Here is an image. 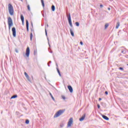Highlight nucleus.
Returning a JSON list of instances; mask_svg holds the SVG:
<instances>
[{
	"mask_svg": "<svg viewBox=\"0 0 128 128\" xmlns=\"http://www.w3.org/2000/svg\"><path fill=\"white\" fill-rule=\"evenodd\" d=\"M8 10L9 12V14L10 16H14V6L10 4H8Z\"/></svg>",
	"mask_w": 128,
	"mask_h": 128,
	"instance_id": "nucleus-1",
	"label": "nucleus"
},
{
	"mask_svg": "<svg viewBox=\"0 0 128 128\" xmlns=\"http://www.w3.org/2000/svg\"><path fill=\"white\" fill-rule=\"evenodd\" d=\"M8 28L9 30H10V28L14 26V22H12V18L8 17Z\"/></svg>",
	"mask_w": 128,
	"mask_h": 128,
	"instance_id": "nucleus-2",
	"label": "nucleus"
},
{
	"mask_svg": "<svg viewBox=\"0 0 128 128\" xmlns=\"http://www.w3.org/2000/svg\"><path fill=\"white\" fill-rule=\"evenodd\" d=\"M64 110H59L55 115L54 116V118H58L60 114H64Z\"/></svg>",
	"mask_w": 128,
	"mask_h": 128,
	"instance_id": "nucleus-3",
	"label": "nucleus"
},
{
	"mask_svg": "<svg viewBox=\"0 0 128 128\" xmlns=\"http://www.w3.org/2000/svg\"><path fill=\"white\" fill-rule=\"evenodd\" d=\"M30 47H27L26 49V52L25 55H24V58H26V56L27 58H28L30 56Z\"/></svg>",
	"mask_w": 128,
	"mask_h": 128,
	"instance_id": "nucleus-4",
	"label": "nucleus"
},
{
	"mask_svg": "<svg viewBox=\"0 0 128 128\" xmlns=\"http://www.w3.org/2000/svg\"><path fill=\"white\" fill-rule=\"evenodd\" d=\"M12 30L14 38H16V28H12Z\"/></svg>",
	"mask_w": 128,
	"mask_h": 128,
	"instance_id": "nucleus-5",
	"label": "nucleus"
},
{
	"mask_svg": "<svg viewBox=\"0 0 128 128\" xmlns=\"http://www.w3.org/2000/svg\"><path fill=\"white\" fill-rule=\"evenodd\" d=\"M73 122L74 119L72 118H70L68 123V128H70V126H72V124Z\"/></svg>",
	"mask_w": 128,
	"mask_h": 128,
	"instance_id": "nucleus-6",
	"label": "nucleus"
},
{
	"mask_svg": "<svg viewBox=\"0 0 128 128\" xmlns=\"http://www.w3.org/2000/svg\"><path fill=\"white\" fill-rule=\"evenodd\" d=\"M66 17L68 20L69 24H72V17L70 16V14H69L68 15L67 14Z\"/></svg>",
	"mask_w": 128,
	"mask_h": 128,
	"instance_id": "nucleus-7",
	"label": "nucleus"
},
{
	"mask_svg": "<svg viewBox=\"0 0 128 128\" xmlns=\"http://www.w3.org/2000/svg\"><path fill=\"white\" fill-rule=\"evenodd\" d=\"M68 88L70 92L72 93V92H74V89H72V87L70 85H69L68 86Z\"/></svg>",
	"mask_w": 128,
	"mask_h": 128,
	"instance_id": "nucleus-8",
	"label": "nucleus"
},
{
	"mask_svg": "<svg viewBox=\"0 0 128 128\" xmlns=\"http://www.w3.org/2000/svg\"><path fill=\"white\" fill-rule=\"evenodd\" d=\"M86 118V114H84V115L79 119L80 122H82Z\"/></svg>",
	"mask_w": 128,
	"mask_h": 128,
	"instance_id": "nucleus-9",
	"label": "nucleus"
},
{
	"mask_svg": "<svg viewBox=\"0 0 128 128\" xmlns=\"http://www.w3.org/2000/svg\"><path fill=\"white\" fill-rule=\"evenodd\" d=\"M102 118H103L106 120H110V118H108V117L106 115L102 114Z\"/></svg>",
	"mask_w": 128,
	"mask_h": 128,
	"instance_id": "nucleus-10",
	"label": "nucleus"
},
{
	"mask_svg": "<svg viewBox=\"0 0 128 128\" xmlns=\"http://www.w3.org/2000/svg\"><path fill=\"white\" fill-rule=\"evenodd\" d=\"M26 30L27 32H28L29 29H28V26H29V23H28V20H26Z\"/></svg>",
	"mask_w": 128,
	"mask_h": 128,
	"instance_id": "nucleus-11",
	"label": "nucleus"
},
{
	"mask_svg": "<svg viewBox=\"0 0 128 128\" xmlns=\"http://www.w3.org/2000/svg\"><path fill=\"white\" fill-rule=\"evenodd\" d=\"M24 76L28 80V82H30V76H28V73H26V72H24Z\"/></svg>",
	"mask_w": 128,
	"mask_h": 128,
	"instance_id": "nucleus-12",
	"label": "nucleus"
},
{
	"mask_svg": "<svg viewBox=\"0 0 128 128\" xmlns=\"http://www.w3.org/2000/svg\"><path fill=\"white\" fill-rule=\"evenodd\" d=\"M70 34L72 36H74V33L71 28L70 29Z\"/></svg>",
	"mask_w": 128,
	"mask_h": 128,
	"instance_id": "nucleus-13",
	"label": "nucleus"
},
{
	"mask_svg": "<svg viewBox=\"0 0 128 128\" xmlns=\"http://www.w3.org/2000/svg\"><path fill=\"white\" fill-rule=\"evenodd\" d=\"M50 96L52 100H54V102H56V100L54 99V96H52V93H50V92L49 93Z\"/></svg>",
	"mask_w": 128,
	"mask_h": 128,
	"instance_id": "nucleus-14",
	"label": "nucleus"
},
{
	"mask_svg": "<svg viewBox=\"0 0 128 128\" xmlns=\"http://www.w3.org/2000/svg\"><path fill=\"white\" fill-rule=\"evenodd\" d=\"M56 70L60 76H62V74H60V69L58 68H56Z\"/></svg>",
	"mask_w": 128,
	"mask_h": 128,
	"instance_id": "nucleus-15",
	"label": "nucleus"
},
{
	"mask_svg": "<svg viewBox=\"0 0 128 128\" xmlns=\"http://www.w3.org/2000/svg\"><path fill=\"white\" fill-rule=\"evenodd\" d=\"M52 12H54V10H56V7L54 6V5H52Z\"/></svg>",
	"mask_w": 128,
	"mask_h": 128,
	"instance_id": "nucleus-16",
	"label": "nucleus"
},
{
	"mask_svg": "<svg viewBox=\"0 0 128 128\" xmlns=\"http://www.w3.org/2000/svg\"><path fill=\"white\" fill-rule=\"evenodd\" d=\"M20 20L22 21H23L24 20V15L22 14H21L20 15Z\"/></svg>",
	"mask_w": 128,
	"mask_h": 128,
	"instance_id": "nucleus-17",
	"label": "nucleus"
},
{
	"mask_svg": "<svg viewBox=\"0 0 128 128\" xmlns=\"http://www.w3.org/2000/svg\"><path fill=\"white\" fill-rule=\"evenodd\" d=\"M18 98V95L16 94H15V95H14L12 96V97H11V100L12 99V98Z\"/></svg>",
	"mask_w": 128,
	"mask_h": 128,
	"instance_id": "nucleus-18",
	"label": "nucleus"
},
{
	"mask_svg": "<svg viewBox=\"0 0 128 128\" xmlns=\"http://www.w3.org/2000/svg\"><path fill=\"white\" fill-rule=\"evenodd\" d=\"M118 26H120V22H118L116 24V28H118Z\"/></svg>",
	"mask_w": 128,
	"mask_h": 128,
	"instance_id": "nucleus-19",
	"label": "nucleus"
},
{
	"mask_svg": "<svg viewBox=\"0 0 128 128\" xmlns=\"http://www.w3.org/2000/svg\"><path fill=\"white\" fill-rule=\"evenodd\" d=\"M41 3L43 8H44V0H41Z\"/></svg>",
	"mask_w": 128,
	"mask_h": 128,
	"instance_id": "nucleus-20",
	"label": "nucleus"
},
{
	"mask_svg": "<svg viewBox=\"0 0 128 128\" xmlns=\"http://www.w3.org/2000/svg\"><path fill=\"white\" fill-rule=\"evenodd\" d=\"M108 26H109L108 24H105V26H104V28H105V30H106V28H108Z\"/></svg>",
	"mask_w": 128,
	"mask_h": 128,
	"instance_id": "nucleus-21",
	"label": "nucleus"
},
{
	"mask_svg": "<svg viewBox=\"0 0 128 128\" xmlns=\"http://www.w3.org/2000/svg\"><path fill=\"white\" fill-rule=\"evenodd\" d=\"M30 40H32V33L30 34Z\"/></svg>",
	"mask_w": 128,
	"mask_h": 128,
	"instance_id": "nucleus-22",
	"label": "nucleus"
},
{
	"mask_svg": "<svg viewBox=\"0 0 128 128\" xmlns=\"http://www.w3.org/2000/svg\"><path fill=\"white\" fill-rule=\"evenodd\" d=\"M25 124H30V120H26L25 122Z\"/></svg>",
	"mask_w": 128,
	"mask_h": 128,
	"instance_id": "nucleus-23",
	"label": "nucleus"
},
{
	"mask_svg": "<svg viewBox=\"0 0 128 128\" xmlns=\"http://www.w3.org/2000/svg\"><path fill=\"white\" fill-rule=\"evenodd\" d=\"M75 24H76V26H80V22H75Z\"/></svg>",
	"mask_w": 128,
	"mask_h": 128,
	"instance_id": "nucleus-24",
	"label": "nucleus"
},
{
	"mask_svg": "<svg viewBox=\"0 0 128 128\" xmlns=\"http://www.w3.org/2000/svg\"><path fill=\"white\" fill-rule=\"evenodd\" d=\"M45 34H46V36H47L48 38V32L46 31V28H45Z\"/></svg>",
	"mask_w": 128,
	"mask_h": 128,
	"instance_id": "nucleus-25",
	"label": "nucleus"
},
{
	"mask_svg": "<svg viewBox=\"0 0 128 128\" xmlns=\"http://www.w3.org/2000/svg\"><path fill=\"white\" fill-rule=\"evenodd\" d=\"M27 8L28 10H30V5H28Z\"/></svg>",
	"mask_w": 128,
	"mask_h": 128,
	"instance_id": "nucleus-26",
	"label": "nucleus"
},
{
	"mask_svg": "<svg viewBox=\"0 0 128 128\" xmlns=\"http://www.w3.org/2000/svg\"><path fill=\"white\" fill-rule=\"evenodd\" d=\"M47 40H48V44L49 46H50V40L48 39V38H47Z\"/></svg>",
	"mask_w": 128,
	"mask_h": 128,
	"instance_id": "nucleus-27",
	"label": "nucleus"
},
{
	"mask_svg": "<svg viewBox=\"0 0 128 128\" xmlns=\"http://www.w3.org/2000/svg\"><path fill=\"white\" fill-rule=\"evenodd\" d=\"M119 70H124V68L122 67H120L119 68Z\"/></svg>",
	"mask_w": 128,
	"mask_h": 128,
	"instance_id": "nucleus-28",
	"label": "nucleus"
},
{
	"mask_svg": "<svg viewBox=\"0 0 128 128\" xmlns=\"http://www.w3.org/2000/svg\"><path fill=\"white\" fill-rule=\"evenodd\" d=\"M15 52H16L17 54H18V49L16 48V49H15Z\"/></svg>",
	"mask_w": 128,
	"mask_h": 128,
	"instance_id": "nucleus-29",
	"label": "nucleus"
},
{
	"mask_svg": "<svg viewBox=\"0 0 128 128\" xmlns=\"http://www.w3.org/2000/svg\"><path fill=\"white\" fill-rule=\"evenodd\" d=\"M36 54H37V52H36V50H34V56H36Z\"/></svg>",
	"mask_w": 128,
	"mask_h": 128,
	"instance_id": "nucleus-30",
	"label": "nucleus"
},
{
	"mask_svg": "<svg viewBox=\"0 0 128 128\" xmlns=\"http://www.w3.org/2000/svg\"><path fill=\"white\" fill-rule=\"evenodd\" d=\"M97 107H98V108H100V104H98L97 105Z\"/></svg>",
	"mask_w": 128,
	"mask_h": 128,
	"instance_id": "nucleus-31",
	"label": "nucleus"
},
{
	"mask_svg": "<svg viewBox=\"0 0 128 128\" xmlns=\"http://www.w3.org/2000/svg\"><path fill=\"white\" fill-rule=\"evenodd\" d=\"M122 53L124 54H126V52H124V50H122Z\"/></svg>",
	"mask_w": 128,
	"mask_h": 128,
	"instance_id": "nucleus-32",
	"label": "nucleus"
},
{
	"mask_svg": "<svg viewBox=\"0 0 128 128\" xmlns=\"http://www.w3.org/2000/svg\"><path fill=\"white\" fill-rule=\"evenodd\" d=\"M105 94H106V96H108V91H106V92H105Z\"/></svg>",
	"mask_w": 128,
	"mask_h": 128,
	"instance_id": "nucleus-33",
	"label": "nucleus"
},
{
	"mask_svg": "<svg viewBox=\"0 0 128 128\" xmlns=\"http://www.w3.org/2000/svg\"><path fill=\"white\" fill-rule=\"evenodd\" d=\"M80 44H81V46H82V44H84V42H80Z\"/></svg>",
	"mask_w": 128,
	"mask_h": 128,
	"instance_id": "nucleus-34",
	"label": "nucleus"
},
{
	"mask_svg": "<svg viewBox=\"0 0 128 128\" xmlns=\"http://www.w3.org/2000/svg\"><path fill=\"white\" fill-rule=\"evenodd\" d=\"M63 127H64V124H60V128H63Z\"/></svg>",
	"mask_w": 128,
	"mask_h": 128,
	"instance_id": "nucleus-35",
	"label": "nucleus"
},
{
	"mask_svg": "<svg viewBox=\"0 0 128 128\" xmlns=\"http://www.w3.org/2000/svg\"><path fill=\"white\" fill-rule=\"evenodd\" d=\"M31 26H32V28H34V24H32V22H31Z\"/></svg>",
	"mask_w": 128,
	"mask_h": 128,
	"instance_id": "nucleus-36",
	"label": "nucleus"
},
{
	"mask_svg": "<svg viewBox=\"0 0 128 128\" xmlns=\"http://www.w3.org/2000/svg\"><path fill=\"white\" fill-rule=\"evenodd\" d=\"M62 98L63 100H66V96H62Z\"/></svg>",
	"mask_w": 128,
	"mask_h": 128,
	"instance_id": "nucleus-37",
	"label": "nucleus"
},
{
	"mask_svg": "<svg viewBox=\"0 0 128 128\" xmlns=\"http://www.w3.org/2000/svg\"><path fill=\"white\" fill-rule=\"evenodd\" d=\"M70 26L71 28H72V23L70 24Z\"/></svg>",
	"mask_w": 128,
	"mask_h": 128,
	"instance_id": "nucleus-38",
	"label": "nucleus"
},
{
	"mask_svg": "<svg viewBox=\"0 0 128 128\" xmlns=\"http://www.w3.org/2000/svg\"><path fill=\"white\" fill-rule=\"evenodd\" d=\"M100 8H104V5H102V4H100Z\"/></svg>",
	"mask_w": 128,
	"mask_h": 128,
	"instance_id": "nucleus-39",
	"label": "nucleus"
},
{
	"mask_svg": "<svg viewBox=\"0 0 128 128\" xmlns=\"http://www.w3.org/2000/svg\"><path fill=\"white\" fill-rule=\"evenodd\" d=\"M22 24L24 26V20L22 21Z\"/></svg>",
	"mask_w": 128,
	"mask_h": 128,
	"instance_id": "nucleus-40",
	"label": "nucleus"
},
{
	"mask_svg": "<svg viewBox=\"0 0 128 128\" xmlns=\"http://www.w3.org/2000/svg\"><path fill=\"white\" fill-rule=\"evenodd\" d=\"M48 64H52V61H49Z\"/></svg>",
	"mask_w": 128,
	"mask_h": 128,
	"instance_id": "nucleus-41",
	"label": "nucleus"
},
{
	"mask_svg": "<svg viewBox=\"0 0 128 128\" xmlns=\"http://www.w3.org/2000/svg\"><path fill=\"white\" fill-rule=\"evenodd\" d=\"M98 100L99 102H100V100H102V98H99Z\"/></svg>",
	"mask_w": 128,
	"mask_h": 128,
	"instance_id": "nucleus-42",
	"label": "nucleus"
},
{
	"mask_svg": "<svg viewBox=\"0 0 128 128\" xmlns=\"http://www.w3.org/2000/svg\"><path fill=\"white\" fill-rule=\"evenodd\" d=\"M108 10H110V8H108Z\"/></svg>",
	"mask_w": 128,
	"mask_h": 128,
	"instance_id": "nucleus-43",
	"label": "nucleus"
},
{
	"mask_svg": "<svg viewBox=\"0 0 128 128\" xmlns=\"http://www.w3.org/2000/svg\"><path fill=\"white\" fill-rule=\"evenodd\" d=\"M48 66H50V64H48Z\"/></svg>",
	"mask_w": 128,
	"mask_h": 128,
	"instance_id": "nucleus-44",
	"label": "nucleus"
},
{
	"mask_svg": "<svg viewBox=\"0 0 128 128\" xmlns=\"http://www.w3.org/2000/svg\"><path fill=\"white\" fill-rule=\"evenodd\" d=\"M56 66L57 68H58V63H56Z\"/></svg>",
	"mask_w": 128,
	"mask_h": 128,
	"instance_id": "nucleus-45",
	"label": "nucleus"
},
{
	"mask_svg": "<svg viewBox=\"0 0 128 128\" xmlns=\"http://www.w3.org/2000/svg\"><path fill=\"white\" fill-rule=\"evenodd\" d=\"M32 28H30L32 32Z\"/></svg>",
	"mask_w": 128,
	"mask_h": 128,
	"instance_id": "nucleus-46",
	"label": "nucleus"
},
{
	"mask_svg": "<svg viewBox=\"0 0 128 128\" xmlns=\"http://www.w3.org/2000/svg\"><path fill=\"white\" fill-rule=\"evenodd\" d=\"M50 52V54H52V51L51 50V51Z\"/></svg>",
	"mask_w": 128,
	"mask_h": 128,
	"instance_id": "nucleus-47",
	"label": "nucleus"
},
{
	"mask_svg": "<svg viewBox=\"0 0 128 128\" xmlns=\"http://www.w3.org/2000/svg\"><path fill=\"white\" fill-rule=\"evenodd\" d=\"M42 14V16L44 17V14Z\"/></svg>",
	"mask_w": 128,
	"mask_h": 128,
	"instance_id": "nucleus-48",
	"label": "nucleus"
},
{
	"mask_svg": "<svg viewBox=\"0 0 128 128\" xmlns=\"http://www.w3.org/2000/svg\"><path fill=\"white\" fill-rule=\"evenodd\" d=\"M46 26L47 28L48 27V24H47Z\"/></svg>",
	"mask_w": 128,
	"mask_h": 128,
	"instance_id": "nucleus-49",
	"label": "nucleus"
},
{
	"mask_svg": "<svg viewBox=\"0 0 128 128\" xmlns=\"http://www.w3.org/2000/svg\"><path fill=\"white\" fill-rule=\"evenodd\" d=\"M128 55L126 56V58H128Z\"/></svg>",
	"mask_w": 128,
	"mask_h": 128,
	"instance_id": "nucleus-50",
	"label": "nucleus"
},
{
	"mask_svg": "<svg viewBox=\"0 0 128 128\" xmlns=\"http://www.w3.org/2000/svg\"><path fill=\"white\" fill-rule=\"evenodd\" d=\"M21 0V2H22V0Z\"/></svg>",
	"mask_w": 128,
	"mask_h": 128,
	"instance_id": "nucleus-51",
	"label": "nucleus"
},
{
	"mask_svg": "<svg viewBox=\"0 0 128 128\" xmlns=\"http://www.w3.org/2000/svg\"><path fill=\"white\" fill-rule=\"evenodd\" d=\"M127 66H128V64H127Z\"/></svg>",
	"mask_w": 128,
	"mask_h": 128,
	"instance_id": "nucleus-52",
	"label": "nucleus"
},
{
	"mask_svg": "<svg viewBox=\"0 0 128 128\" xmlns=\"http://www.w3.org/2000/svg\"><path fill=\"white\" fill-rule=\"evenodd\" d=\"M122 48H124V46H122Z\"/></svg>",
	"mask_w": 128,
	"mask_h": 128,
	"instance_id": "nucleus-53",
	"label": "nucleus"
}]
</instances>
